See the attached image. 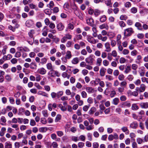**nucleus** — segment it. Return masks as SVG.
<instances>
[{"mask_svg":"<svg viewBox=\"0 0 148 148\" xmlns=\"http://www.w3.org/2000/svg\"><path fill=\"white\" fill-rule=\"evenodd\" d=\"M39 73L41 75H45L46 73V70L43 68H41L38 70Z\"/></svg>","mask_w":148,"mask_h":148,"instance_id":"4be33fe9","label":"nucleus"},{"mask_svg":"<svg viewBox=\"0 0 148 148\" xmlns=\"http://www.w3.org/2000/svg\"><path fill=\"white\" fill-rule=\"evenodd\" d=\"M123 105L125 106L128 107H130L131 106V103L128 101H126L124 102L123 103Z\"/></svg>","mask_w":148,"mask_h":148,"instance_id":"774afa93","label":"nucleus"},{"mask_svg":"<svg viewBox=\"0 0 148 148\" xmlns=\"http://www.w3.org/2000/svg\"><path fill=\"white\" fill-rule=\"evenodd\" d=\"M90 107V105L87 106L85 105L83 106L82 109L85 112H86L88 110L89 108Z\"/></svg>","mask_w":148,"mask_h":148,"instance_id":"13d9d810","label":"nucleus"},{"mask_svg":"<svg viewBox=\"0 0 148 148\" xmlns=\"http://www.w3.org/2000/svg\"><path fill=\"white\" fill-rule=\"evenodd\" d=\"M99 27L101 29H105L106 30H108L109 29L108 25L106 23H105L100 25Z\"/></svg>","mask_w":148,"mask_h":148,"instance_id":"9b49d317","label":"nucleus"},{"mask_svg":"<svg viewBox=\"0 0 148 148\" xmlns=\"http://www.w3.org/2000/svg\"><path fill=\"white\" fill-rule=\"evenodd\" d=\"M64 26L61 23H59L57 25V28L59 31H62L64 29Z\"/></svg>","mask_w":148,"mask_h":148,"instance_id":"0eeeda50","label":"nucleus"},{"mask_svg":"<svg viewBox=\"0 0 148 148\" xmlns=\"http://www.w3.org/2000/svg\"><path fill=\"white\" fill-rule=\"evenodd\" d=\"M86 89L87 92L89 94L93 93L95 92L94 89L91 87H87Z\"/></svg>","mask_w":148,"mask_h":148,"instance_id":"4468645a","label":"nucleus"},{"mask_svg":"<svg viewBox=\"0 0 148 148\" xmlns=\"http://www.w3.org/2000/svg\"><path fill=\"white\" fill-rule=\"evenodd\" d=\"M62 76L65 78L66 77H67L68 79H69L70 77V75H68L67 73L66 72H64L62 73Z\"/></svg>","mask_w":148,"mask_h":148,"instance_id":"c9c22d12","label":"nucleus"},{"mask_svg":"<svg viewBox=\"0 0 148 148\" xmlns=\"http://www.w3.org/2000/svg\"><path fill=\"white\" fill-rule=\"evenodd\" d=\"M134 33L132 28L130 27L124 30V35L126 36H129Z\"/></svg>","mask_w":148,"mask_h":148,"instance_id":"f03ea898","label":"nucleus"},{"mask_svg":"<svg viewBox=\"0 0 148 148\" xmlns=\"http://www.w3.org/2000/svg\"><path fill=\"white\" fill-rule=\"evenodd\" d=\"M148 13V9L147 8L143 9L140 10L139 13L143 15L147 14Z\"/></svg>","mask_w":148,"mask_h":148,"instance_id":"f3484780","label":"nucleus"},{"mask_svg":"<svg viewBox=\"0 0 148 148\" xmlns=\"http://www.w3.org/2000/svg\"><path fill=\"white\" fill-rule=\"evenodd\" d=\"M106 19L107 18L106 16L105 15H103L100 17L99 20L100 22L103 23L106 21Z\"/></svg>","mask_w":148,"mask_h":148,"instance_id":"b1692460","label":"nucleus"},{"mask_svg":"<svg viewBox=\"0 0 148 148\" xmlns=\"http://www.w3.org/2000/svg\"><path fill=\"white\" fill-rule=\"evenodd\" d=\"M127 18V16L125 15H121L120 17V19L122 20H126Z\"/></svg>","mask_w":148,"mask_h":148,"instance_id":"a18cd8bd","label":"nucleus"},{"mask_svg":"<svg viewBox=\"0 0 148 148\" xmlns=\"http://www.w3.org/2000/svg\"><path fill=\"white\" fill-rule=\"evenodd\" d=\"M61 118V116L60 114H58L56 116L55 119V121L56 122H57L60 120Z\"/></svg>","mask_w":148,"mask_h":148,"instance_id":"72a5a7b5","label":"nucleus"},{"mask_svg":"<svg viewBox=\"0 0 148 148\" xmlns=\"http://www.w3.org/2000/svg\"><path fill=\"white\" fill-rule=\"evenodd\" d=\"M117 89L119 92L120 93H122L125 90V88L121 86L119 87Z\"/></svg>","mask_w":148,"mask_h":148,"instance_id":"de8ad7c7","label":"nucleus"},{"mask_svg":"<svg viewBox=\"0 0 148 148\" xmlns=\"http://www.w3.org/2000/svg\"><path fill=\"white\" fill-rule=\"evenodd\" d=\"M100 11L96 9L94 10V14L96 16H97L100 14Z\"/></svg>","mask_w":148,"mask_h":148,"instance_id":"c03bdc74","label":"nucleus"},{"mask_svg":"<svg viewBox=\"0 0 148 148\" xmlns=\"http://www.w3.org/2000/svg\"><path fill=\"white\" fill-rule=\"evenodd\" d=\"M84 125L86 127V129L88 130H90L94 129L93 125H89L88 122L86 121H85L84 122Z\"/></svg>","mask_w":148,"mask_h":148,"instance_id":"39448f33","label":"nucleus"},{"mask_svg":"<svg viewBox=\"0 0 148 148\" xmlns=\"http://www.w3.org/2000/svg\"><path fill=\"white\" fill-rule=\"evenodd\" d=\"M12 127L14 128H15V130L16 131H18L19 130V128L18 127V125L17 124H14L11 125Z\"/></svg>","mask_w":148,"mask_h":148,"instance_id":"5fc2aeb1","label":"nucleus"},{"mask_svg":"<svg viewBox=\"0 0 148 148\" xmlns=\"http://www.w3.org/2000/svg\"><path fill=\"white\" fill-rule=\"evenodd\" d=\"M47 130V127H42L39 129V131L41 132H45Z\"/></svg>","mask_w":148,"mask_h":148,"instance_id":"f704fd0d","label":"nucleus"},{"mask_svg":"<svg viewBox=\"0 0 148 148\" xmlns=\"http://www.w3.org/2000/svg\"><path fill=\"white\" fill-rule=\"evenodd\" d=\"M126 61L125 59L123 57H121L120 59L119 62L121 64L124 63Z\"/></svg>","mask_w":148,"mask_h":148,"instance_id":"680f3d73","label":"nucleus"},{"mask_svg":"<svg viewBox=\"0 0 148 148\" xmlns=\"http://www.w3.org/2000/svg\"><path fill=\"white\" fill-rule=\"evenodd\" d=\"M36 67L37 65L35 63L32 62L30 64V67L32 69H36Z\"/></svg>","mask_w":148,"mask_h":148,"instance_id":"e433bc0d","label":"nucleus"},{"mask_svg":"<svg viewBox=\"0 0 148 148\" xmlns=\"http://www.w3.org/2000/svg\"><path fill=\"white\" fill-rule=\"evenodd\" d=\"M87 23L89 25L92 26L94 23V20L92 18H89L86 19Z\"/></svg>","mask_w":148,"mask_h":148,"instance_id":"ddd939ff","label":"nucleus"},{"mask_svg":"<svg viewBox=\"0 0 148 148\" xmlns=\"http://www.w3.org/2000/svg\"><path fill=\"white\" fill-rule=\"evenodd\" d=\"M141 81L140 79H137L134 82V83L137 86L139 85L141 83Z\"/></svg>","mask_w":148,"mask_h":148,"instance_id":"09e8293b","label":"nucleus"},{"mask_svg":"<svg viewBox=\"0 0 148 148\" xmlns=\"http://www.w3.org/2000/svg\"><path fill=\"white\" fill-rule=\"evenodd\" d=\"M97 81L99 82V85L102 87H104L105 86V84L103 81H101L100 79H98Z\"/></svg>","mask_w":148,"mask_h":148,"instance_id":"58836bf2","label":"nucleus"},{"mask_svg":"<svg viewBox=\"0 0 148 148\" xmlns=\"http://www.w3.org/2000/svg\"><path fill=\"white\" fill-rule=\"evenodd\" d=\"M131 66L132 69L134 70H136L138 67L137 65L136 64H132Z\"/></svg>","mask_w":148,"mask_h":148,"instance_id":"0e129e2a","label":"nucleus"},{"mask_svg":"<svg viewBox=\"0 0 148 148\" xmlns=\"http://www.w3.org/2000/svg\"><path fill=\"white\" fill-rule=\"evenodd\" d=\"M79 59L78 57L73 58L71 61L72 63L74 64H77L79 62Z\"/></svg>","mask_w":148,"mask_h":148,"instance_id":"aec40b11","label":"nucleus"},{"mask_svg":"<svg viewBox=\"0 0 148 148\" xmlns=\"http://www.w3.org/2000/svg\"><path fill=\"white\" fill-rule=\"evenodd\" d=\"M42 113L43 115L45 117H47L48 116V115L47 110H44L42 111Z\"/></svg>","mask_w":148,"mask_h":148,"instance_id":"864d4df0","label":"nucleus"},{"mask_svg":"<svg viewBox=\"0 0 148 148\" xmlns=\"http://www.w3.org/2000/svg\"><path fill=\"white\" fill-rule=\"evenodd\" d=\"M134 77L132 75H129L127 77V79L129 81H132L134 79Z\"/></svg>","mask_w":148,"mask_h":148,"instance_id":"3c124183","label":"nucleus"},{"mask_svg":"<svg viewBox=\"0 0 148 148\" xmlns=\"http://www.w3.org/2000/svg\"><path fill=\"white\" fill-rule=\"evenodd\" d=\"M5 148H12V145L11 144H10L8 143H6Z\"/></svg>","mask_w":148,"mask_h":148,"instance_id":"bf43d9fd","label":"nucleus"},{"mask_svg":"<svg viewBox=\"0 0 148 148\" xmlns=\"http://www.w3.org/2000/svg\"><path fill=\"white\" fill-rule=\"evenodd\" d=\"M131 70V66L130 65L127 66L125 68V70L124 71L125 73L127 74L130 72Z\"/></svg>","mask_w":148,"mask_h":148,"instance_id":"5701e85b","label":"nucleus"},{"mask_svg":"<svg viewBox=\"0 0 148 148\" xmlns=\"http://www.w3.org/2000/svg\"><path fill=\"white\" fill-rule=\"evenodd\" d=\"M96 108L94 107L91 108L88 112V113L90 115L92 114L96 111Z\"/></svg>","mask_w":148,"mask_h":148,"instance_id":"bb28decb","label":"nucleus"},{"mask_svg":"<svg viewBox=\"0 0 148 148\" xmlns=\"http://www.w3.org/2000/svg\"><path fill=\"white\" fill-rule=\"evenodd\" d=\"M47 69L49 70H51L53 69V67L51 63H49L46 64Z\"/></svg>","mask_w":148,"mask_h":148,"instance_id":"2f4dec72","label":"nucleus"},{"mask_svg":"<svg viewBox=\"0 0 148 148\" xmlns=\"http://www.w3.org/2000/svg\"><path fill=\"white\" fill-rule=\"evenodd\" d=\"M121 130L123 132H125L126 134H128L129 133V131L127 127H122L121 128Z\"/></svg>","mask_w":148,"mask_h":148,"instance_id":"dca6fc26","label":"nucleus"},{"mask_svg":"<svg viewBox=\"0 0 148 148\" xmlns=\"http://www.w3.org/2000/svg\"><path fill=\"white\" fill-rule=\"evenodd\" d=\"M47 59L45 58H43L41 59L40 63L42 64H43L46 63Z\"/></svg>","mask_w":148,"mask_h":148,"instance_id":"79ce46f5","label":"nucleus"},{"mask_svg":"<svg viewBox=\"0 0 148 148\" xmlns=\"http://www.w3.org/2000/svg\"><path fill=\"white\" fill-rule=\"evenodd\" d=\"M27 41L30 45H32L34 42V38H27Z\"/></svg>","mask_w":148,"mask_h":148,"instance_id":"7c9ffc66","label":"nucleus"},{"mask_svg":"<svg viewBox=\"0 0 148 148\" xmlns=\"http://www.w3.org/2000/svg\"><path fill=\"white\" fill-rule=\"evenodd\" d=\"M127 84V82L125 81L121 82L120 84V86L123 87L124 88L126 87Z\"/></svg>","mask_w":148,"mask_h":148,"instance_id":"473e14b6","label":"nucleus"},{"mask_svg":"<svg viewBox=\"0 0 148 148\" xmlns=\"http://www.w3.org/2000/svg\"><path fill=\"white\" fill-rule=\"evenodd\" d=\"M81 53L84 56H86L87 54V53L86 51L84 49L82 50L81 51Z\"/></svg>","mask_w":148,"mask_h":148,"instance_id":"6e6d98bb","label":"nucleus"},{"mask_svg":"<svg viewBox=\"0 0 148 148\" xmlns=\"http://www.w3.org/2000/svg\"><path fill=\"white\" fill-rule=\"evenodd\" d=\"M33 24V21L31 20H28L26 21L25 23V25L28 27H29L32 26Z\"/></svg>","mask_w":148,"mask_h":148,"instance_id":"f8f14e48","label":"nucleus"},{"mask_svg":"<svg viewBox=\"0 0 148 148\" xmlns=\"http://www.w3.org/2000/svg\"><path fill=\"white\" fill-rule=\"evenodd\" d=\"M30 124L32 126H34L36 125V123L35 121L33 119H31Z\"/></svg>","mask_w":148,"mask_h":148,"instance_id":"4d7b16f0","label":"nucleus"},{"mask_svg":"<svg viewBox=\"0 0 148 148\" xmlns=\"http://www.w3.org/2000/svg\"><path fill=\"white\" fill-rule=\"evenodd\" d=\"M59 106L61 110L62 111H65L66 110V108L65 106H62L61 104H60Z\"/></svg>","mask_w":148,"mask_h":148,"instance_id":"e2e57ef3","label":"nucleus"},{"mask_svg":"<svg viewBox=\"0 0 148 148\" xmlns=\"http://www.w3.org/2000/svg\"><path fill=\"white\" fill-rule=\"evenodd\" d=\"M125 78L124 75L123 74H120L118 76V79L120 81H123Z\"/></svg>","mask_w":148,"mask_h":148,"instance_id":"338daca9","label":"nucleus"},{"mask_svg":"<svg viewBox=\"0 0 148 148\" xmlns=\"http://www.w3.org/2000/svg\"><path fill=\"white\" fill-rule=\"evenodd\" d=\"M105 4L107 6H109L110 8L112 7V3L111 2V0H104Z\"/></svg>","mask_w":148,"mask_h":148,"instance_id":"6ab92c4d","label":"nucleus"},{"mask_svg":"<svg viewBox=\"0 0 148 148\" xmlns=\"http://www.w3.org/2000/svg\"><path fill=\"white\" fill-rule=\"evenodd\" d=\"M119 101V100L118 98H115L113 99L112 103L113 104L116 105L118 104Z\"/></svg>","mask_w":148,"mask_h":148,"instance_id":"cd10ccee","label":"nucleus"},{"mask_svg":"<svg viewBox=\"0 0 148 148\" xmlns=\"http://www.w3.org/2000/svg\"><path fill=\"white\" fill-rule=\"evenodd\" d=\"M140 105L142 108H148V102H142L140 103Z\"/></svg>","mask_w":148,"mask_h":148,"instance_id":"1a4fd4ad","label":"nucleus"},{"mask_svg":"<svg viewBox=\"0 0 148 148\" xmlns=\"http://www.w3.org/2000/svg\"><path fill=\"white\" fill-rule=\"evenodd\" d=\"M111 54L113 57H115L117 56V54L116 51L113 50Z\"/></svg>","mask_w":148,"mask_h":148,"instance_id":"052dcab7","label":"nucleus"},{"mask_svg":"<svg viewBox=\"0 0 148 148\" xmlns=\"http://www.w3.org/2000/svg\"><path fill=\"white\" fill-rule=\"evenodd\" d=\"M87 40L89 42L93 44L98 42V40L97 41L93 37L90 36H87Z\"/></svg>","mask_w":148,"mask_h":148,"instance_id":"20e7f679","label":"nucleus"},{"mask_svg":"<svg viewBox=\"0 0 148 148\" xmlns=\"http://www.w3.org/2000/svg\"><path fill=\"white\" fill-rule=\"evenodd\" d=\"M135 26L138 29L140 30H142V25L140 23L138 22L136 23L135 24Z\"/></svg>","mask_w":148,"mask_h":148,"instance_id":"a211bd4d","label":"nucleus"},{"mask_svg":"<svg viewBox=\"0 0 148 148\" xmlns=\"http://www.w3.org/2000/svg\"><path fill=\"white\" fill-rule=\"evenodd\" d=\"M139 108V107L136 104H133L132 106V109L133 110H137Z\"/></svg>","mask_w":148,"mask_h":148,"instance_id":"4c0bfd02","label":"nucleus"},{"mask_svg":"<svg viewBox=\"0 0 148 148\" xmlns=\"http://www.w3.org/2000/svg\"><path fill=\"white\" fill-rule=\"evenodd\" d=\"M37 94L38 95H41L46 97H49L48 94L43 91H39L37 93Z\"/></svg>","mask_w":148,"mask_h":148,"instance_id":"9d476101","label":"nucleus"},{"mask_svg":"<svg viewBox=\"0 0 148 148\" xmlns=\"http://www.w3.org/2000/svg\"><path fill=\"white\" fill-rule=\"evenodd\" d=\"M34 33V31L33 30H31L30 32L28 33L29 37L27 38H33V34Z\"/></svg>","mask_w":148,"mask_h":148,"instance_id":"37998d69","label":"nucleus"},{"mask_svg":"<svg viewBox=\"0 0 148 148\" xmlns=\"http://www.w3.org/2000/svg\"><path fill=\"white\" fill-rule=\"evenodd\" d=\"M68 27L69 29L72 30L74 28V26L73 24L70 23L68 24Z\"/></svg>","mask_w":148,"mask_h":148,"instance_id":"69168bd1","label":"nucleus"},{"mask_svg":"<svg viewBox=\"0 0 148 148\" xmlns=\"http://www.w3.org/2000/svg\"><path fill=\"white\" fill-rule=\"evenodd\" d=\"M106 69L103 67L101 68L100 70V75L103 77L105 75Z\"/></svg>","mask_w":148,"mask_h":148,"instance_id":"2eb2a0df","label":"nucleus"},{"mask_svg":"<svg viewBox=\"0 0 148 148\" xmlns=\"http://www.w3.org/2000/svg\"><path fill=\"white\" fill-rule=\"evenodd\" d=\"M65 56L68 59L71 58L72 57L71 52L69 51H67L66 52V55Z\"/></svg>","mask_w":148,"mask_h":148,"instance_id":"412c9836","label":"nucleus"},{"mask_svg":"<svg viewBox=\"0 0 148 148\" xmlns=\"http://www.w3.org/2000/svg\"><path fill=\"white\" fill-rule=\"evenodd\" d=\"M81 95L82 98H86L87 96V93L85 91H82L81 92Z\"/></svg>","mask_w":148,"mask_h":148,"instance_id":"8fccbe9b","label":"nucleus"},{"mask_svg":"<svg viewBox=\"0 0 148 148\" xmlns=\"http://www.w3.org/2000/svg\"><path fill=\"white\" fill-rule=\"evenodd\" d=\"M54 71L53 69L50 70L48 73V75L51 77H55L54 75Z\"/></svg>","mask_w":148,"mask_h":148,"instance_id":"c756f323","label":"nucleus"},{"mask_svg":"<svg viewBox=\"0 0 148 148\" xmlns=\"http://www.w3.org/2000/svg\"><path fill=\"white\" fill-rule=\"evenodd\" d=\"M95 56L93 54H90L88 57L86 58L85 59L86 62L87 64L92 65L93 64L94 61Z\"/></svg>","mask_w":148,"mask_h":148,"instance_id":"f257e3e1","label":"nucleus"},{"mask_svg":"<svg viewBox=\"0 0 148 148\" xmlns=\"http://www.w3.org/2000/svg\"><path fill=\"white\" fill-rule=\"evenodd\" d=\"M118 24L119 26L122 28H123L126 26L125 23L123 21H120L118 22Z\"/></svg>","mask_w":148,"mask_h":148,"instance_id":"393cba45","label":"nucleus"},{"mask_svg":"<svg viewBox=\"0 0 148 148\" xmlns=\"http://www.w3.org/2000/svg\"><path fill=\"white\" fill-rule=\"evenodd\" d=\"M146 88V86L144 84H141L140 85L139 87H136L135 90L138 91V92L141 93L144 92Z\"/></svg>","mask_w":148,"mask_h":148,"instance_id":"7ed1b4c3","label":"nucleus"},{"mask_svg":"<svg viewBox=\"0 0 148 148\" xmlns=\"http://www.w3.org/2000/svg\"><path fill=\"white\" fill-rule=\"evenodd\" d=\"M136 140L138 144H141L143 142H144L143 140L140 138H138L136 139Z\"/></svg>","mask_w":148,"mask_h":148,"instance_id":"a19ab883","label":"nucleus"},{"mask_svg":"<svg viewBox=\"0 0 148 148\" xmlns=\"http://www.w3.org/2000/svg\"><path fill=\"white\" fill-rule=\"evenodd\" d=\"M105 77L106 79L109 81L112 80L114 79V78L112 76L109 75H106Z\"/></svg>","mask_w":148,"mask_h":148,"instance_id":"ea45409f","label":"nucleus"},{"mask_svg":"<svg viewBox=\"0 0 148 148\" xmlns=\"http://www.w3.org/2000/svg\"><path fill=\"white\" fill-rule=\"evenodd\" d=\"M102 60L100 58H98L96 60V64L98 66H100L101 64Z\"/></svg>","mask_w":148,"mask_h":148,"instance_id":"c85d7f7f","label":"nucleus"},{"mask_svg":"<svg viewBox=\"0 0 148 148\" xmlns=\"http://www.w3.org/2000/svg\"><path fill=\"white\" fill-rule=\"evenodd\" d=\"M6 129L5 127H2L1 131H0V136H4L5 131H6Z\"/></svg>","mask_w":148,"mask_h":148,"instance_id":"a878e982","label":"nucleus"},{"mask_svg":"<svg viewBox=\"0 0 148 148\" xmlns=\"http://www.w3.org/2000/svg\"><path fill=\"white\" fill-rule=\"evenodd\" d=\"M138 126V124L137 122L134 121L131 123L130 125V127L133 129H136Z\"/></svg>","mask_w":148,"mask_h":148,"instance_id":"6e6552de","label":"nucleus"},{"mask_svg":"<svg viewBox=\"0 0 148 148\" xmlns=\"http://www.w3.org/2000/svg\"><path fill=\"white\" fill-rule=\"evenodd\" d=\"M137 11V9L134 7L132 8L131 9V12L133 14L136 13Z\"/></svg>","mask_w":148,"mask_h":148,"instance_id":"603ef678","label":"nucleus"},{"mask_svg":"<svg viewBox=\"0 0 148 148\" xmlns=\"http://www.w3.org/2000/svg\"><path fill=\"white\" fill-rule=\"evenodd\" d=\"M105 47L106 48L105 51L107 52H109L111 50L110 45L108 42H107L105 44Z\"/></svg>","mask_w":148,"mask_h":148,"instance_id":"423d86ee","label":"nucleus"},{"mask_svg":"<svg viewBox=\"0 0 148 148\" xmlns=\"http://www.w3.org/2000/svg\"><path fill=\"white\" fill-rule=\"evenodd\" d=\"M103 65L106 66H107L109 64V61L106 60H104L103 61Z\"/></svg>","mask_w":148,"mask_h":148,"instance_id":"49530a36","label":"nucleus"}]
</instances>
